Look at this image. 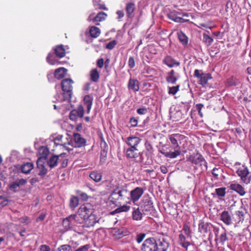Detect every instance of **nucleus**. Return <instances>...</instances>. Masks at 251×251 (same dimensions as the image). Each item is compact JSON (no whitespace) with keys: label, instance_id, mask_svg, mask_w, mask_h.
Here are the masks:
<instances>
[{"label":"nucleus","instance_id":"obj_1","mask_svg":"<svg viewBox=\"0 0 251 251\" xmlns=\"http://www.w3.org/2000/svg\"><path fill=\"white\" fill-rule=\"evenodd\" d=\"M187 137L182 134L179 133L172 134L169 136V139L171 145V148L174 150L173 151H166L165 150L162 149L159 150V151L163 154L166 157L173 159L179 156L181 153L179 144L181 141H186Z\"/></svg>","mask_w":251,"mask_h":251},{"label":"nucleus","instance_id":"obj_2","mask_svg":"<svg viewBox=\"0 0 251 251\" xmlns=\"http://www.w3.org/2000/svg\"><path fill=\"white\" fill-rule=\"evenodd\" d=\"M129 191L126 186L117 187L111 192L109 198V202L118 206L121 205L122 201L126 199L129 200Z\"/></svg>","mask_w":251,"mask_h":251},{"label":"nucleus","instance_id":"obj_3","mask_svg":"<svg viewBox=\"0 0 251 251\" xmlns=\"http://www.w3.org/2000/svg\"><path fill=\"white\" fill-rule=\"evenodd\" d=\"M74 83V81L69 78H64L61 81V86L64 101L71 100L73 95Z\"/></svg>","mask_w":251,"mask_h":251},{"label":"nucleus","instance_id":"obj_4","mask_svg":"<svg viewBox=\"0 0 251 251\" xmlns=\"http://www.w3.org/2000/svg\"><path fill=\"white\" fill-rule=\"evenodd\" d=\"M194 76L198 79L199 84L204 86L208 83V81L212 78L210 73H204L202 70L196 69L194 71Z\"/></svg>","mask_w":251,"mask_h":251},{"label":"nucleus","instance_id":"obj_5","mask_svg":"<svg viewBox=\"0 0 251 251\" xmlns=\"http://www.w3.org/2000/svg\"><path fill=\"white\" fill-rule=\"evenodd\" d=\"M187 160L196 165H200L201 167L203 166L206 169H207V163L199 153H193L189 158H187ZM201 169H202V167H201Z\"/></svg>","mask_w":251,"mask_h":251},{"label":"nucleus","instance_id":"obj_6","mask_svg":"<svg viewBox=\"0 0 251 251\" xmlns=\"http://www.w3.org/2000/svg\"><path fill=\"white\" fill-rule=\"evenodd\" d=\"M142 251H157L155 238L150 237L146 239L141 246Z\"/></svg>","mask_w":251,"mask_h":251},{"label":"nucleus","instance_id":"obj_7","mask_svg":"<svg viewBox=\"0 0 251 251\" xmlns=\"http://www.w3.org/2000/svg\"><path fill=\"white\" fill-rule=\"evenodd\" d=\"M144 192V189L140 187H137L129 192V200L133 203H135L142 197Z\"/></svg>","mask_w":251,"mask_h":251},{"label":"nucleus","instance_id":"obj_8","mask_svg":"<svg viewBox=\"0 0 251 251\" xmlns=\"http://www.w3.org/2000/svg\"><path fill=\"white\" fill-rule=\"evenodd\" d=\"M237 174L240 177L242 181L246 184L250 182V176H249L250 172L248 168L243 165L240 167L237 171Z\"/></svg>","mask_w":251,"mask_h":251},{"label":"nucleus","instance_id":"obj_9","mask_svg":"<svg viewBox=\"0 0 251 251\" xmlns=\"http://www.w3.org/2000/svg\"><path fill=\"white\" fill-rule=\"evenodd\" d=\"M77 214V215H76L78 217L76 219L77 221H79V218H81L82 221H83L87 218V216L88 217L92 214V211L89 205H83L78 208Z\"/></svg>","mask_w":251,"mask_h":251},{"label":"nucleus","instance_id":"obj_10","mask_svg":"<svg viewBox=\"0 0 251 251\" xmlns=\"http://www.w3.org/2000/svg\"><path fill=\"white\" fill-rule=\"evenodd\" d=\"M178 15H182L184 17H188L189 14L187 13H181L174 10L170 12L167 14V17L170 20L177 23H183L184 22L188 21V20H185L181 17L177 16Z\"/></svg>","mask_w":251,"mask_h":251},{"label":"nucleus","instance_id":"obj_11","mask_svg":"<svg viewBox=\"0 0 251 251\" xmlns=\"http://www.w3.org/2000/svg\"><path fill=\"white\" fill-rule=\"evenodd\" d=\"M157 251H167L170 244L167 239L163 235L155 239Z\"/></svg>","mask_w":251,"mask_h":251},{"label":"nucleus","instance_id":"obj_12","mask_svg":"<svg viewBox=\"0 0 251 251\" xmlns=\"http://www.w3.org/2000/svg\"><path fill=\"white\" fill-rule=\"evenodd\" d=\"M84 110L81 105H79L76 109L72 110L69 114L70 119L72 121H76L78 117L82 118L84 115Z\"/></svg>","mask_w":251,"mask_h":251},{"label":"nucleus","instance_id":"obj_13","mask_svg":"<svg viewBox=\"0 0 251 251\" xmlns=\"http://www.w3.org/2000/svg\"><path fill=\"white\" fill-rule=\"evenodd\" d=\"M73 146L75 148H81L84 147L86 144V140L81 137V135L77 133L73 134Z\"/></svg>","mask_w":251,"mask_h":251},{"label":"nucleus","instance_id":"obj_14","mask_svg":"<svg viewBox=\"0 0 251 251\" xmlns=\"http://www.w3.org/2000/svg\"><path fill=\"white\" fill-rule=\"evenodd\" d=\"M179 77V74L174 70H171L167 73L166 80L169 83L175 84Z\"/></svg>","mask_w":251,"mask_h":251},{"label":"nucleus","instance_id":"obj_15","mask_svg":"<svg viewBox=\"0 0 251 251\" xmlns=\"http://www.w3.org/2000/svg\"><path fill=\"white\" fill-rule=\"evenodd\" d=\"M162 63L169 68H173L175 66H179L180 64V62L175 59L172 56L169 55L164 57L162 60Z\"/></svg>","mask_w":251,"mask_h":251},{"label":"nucleus","instance_id":"obj_16","mask_svg":"<svg viewBox=\"0 0 251 251\" xmlns=\"http://www.w3.org/2000/svg\"><path fill=\"white\" fill-rule=\"evenodd\" d=\"M98 222V220L96 215L91 214L89 216H87V218L82 221V222H79V223H82L83 224V226L86 227H90L93 226Z\"/></svg>","mask_w":251,"mask_h":251},{"label":"nucleus","instance_id":"obj_17","mask_svg":"<svg viewBox=\"0 0 251 251\" xmlns=\"http://www.w3.org/2000/svg\"><path fill=\"white\" fill-rule=\"evenodd\" d=\"M141 142V139L136 136H129L126 138L125 142L126 144L133 149L137 148V146Z\"/></svg>","mask_w":251,"mask_h":251},{"label":"nucleus","instance_id":"obj_18","mask_svg":"<svg viewBox=\"0 0 251 251\" xmlns=\"http://www.w3.org/2000/svg\"><path fill=\"white\" fill-rule=\"evenodd\" d=\"M78 218L76 215H71L68 217L64 219L62 222V225L66 230L70 229L72 226V221L75 220L77 221Z\"/></svg>","mask_w":251,"mask_h":251},{"label":"nucleus","instance_id":"obj_19","mask_svg":"<svg viewBox=\"0 0 251 251\" xmlns=\"http://www.w3.org/2000/svg\"><path fill=\"white\" fill-rule=\"evenodd\" d=\"M220 219L226 225H230L232 223V215L228 211L225 210L221 214Z\"/></svg>","mask_w":251,"mask_h":251},{"label":"nucleus","instance_id":"obj_20","mask_svg":"<svg viewBox=\"0 0 251 251\" xmlns=\"http://www.w3.org/2000/svg\"><path fill=\"white\" fill-rule=\"evenodd\" d=\"M139 84L140 83L138 80L130 78L128 82L127 88L129 90L137 92L139 90Z\"/></svg>","mask_w":251,"mask_h":251},{"label":"nucleus","instance_id":"obj_21","mask_svg":"<svg viewBox=\"0 0 251 251\" xmlns=\"http://www.w3.org/2000/svg\"><path fill=\"white\" fill-rule=\"evenodd\" d=\"M244 219V214L243 211L238 210L232 214V222H235V226H238L240 222H242Z\"/></svg>","mask_w":251,"mask_h":251},{"label":"nucleus","instance_id":"obj_22","mask_svg":"<svg viewBox=\"0 0 251 251\" xmlns=\"http://www.w3.org/2000/svg\"><path fill=\"white\" fill-rule=\"evenodd\" d=\"M140 152L137 148H128L126 151V156L127 158L135 159L139 156Z\"/></svg>","mask_w":251,"mask_h":251},{"label":"nucleus","instance_id":"obj_23","mask_svg":"<svg viewBox=\"0 0 251 251\" xmlns=\"http://www.w3.org/2000/svg\"><path fill=\"white\" fill-rule=\"evenodd\" d=\"M125 10L126 16L129 19H132L134 17V12L135 10V5L133 2L126 3Z\"/></svg>","mask_w":251,"mask_h":251},{"label":"nucleus","instance_id":"obj_24","mask_svg":"<svg viewBox=\"0 0 251 251\" xmlns=\"http://www.w3.org/2000/svg\"><path fill=\"white\" fill-rule=\"evenodd\" d=\"M187 236L183 234L180 233L178 235L179 244L186 250H188V247L191 245L190 242L188 240Z\"/></svg>","mask_w":251,"mask_h":251},{"label":"nucleus","instance_id":"obj_25","mask_svg":"<svg viewBox=\"0 0 251 251\" xmlns=\"http://www.w3.org/2000/svg\"><path fill=\"white\" fill-rule=\"evenodd\" d=\"M93 101V97L91 95H86L83 98L84 104L86 106L87 113L89 114Z\"/></svg>","mask_w":251,"mask_h":251},{"label":"nucleus","instance_id":"obj_26","mask_svg":"<svg viewBox=\"0 0 251 251\" xmlns=\"http://www.w3.org/2000/svg\"><path fill=\"white\" fill-rule=\"evenodd\" d=\"M67 69L64 67H60L56 69L54 71V77L55 78L59 80L64 78L67 73Z\"/></svg>","mask_w":251,"mask_h":251},{"label":"nucleus","instance_id":"obj_27","mask_svg":"<svg viewBox=\"0 0 251 251\" xmlns=\"http://www.w3.org/2000/svg\"><path fill=\"white\" fill-rule=\"evenodd\" d=\"M113 236L116 239L122 238L126 235V229L122 227L121 228H114L112 231Z\"/></svg>","mask_w":251,"mask_h":251},{"label":"nucleus","instance_id":"obj_28","mask_svg":"<svg viewBox=\"0 0 251 251\" xmlns=\"http://www.w3.org/2000/svg\"><path fill=\"white\" fill-rule=\"evenodd\" d=\"M229 188L231 190L238 193L240 196H244L246 194L245 189L239 184H231L230 185Z\"/></svg>","mask_w":251,"mask_h":251},{"label":"nucleus","instance_id":"obj_29","mask_svg":"<svg viewBox=\"0 0 251 251\" xmlns=\"http://www.w3.org/2000/svg\"><path fill=\"white\" fill-rule=\"evenodd\" d=\"M102 176V173L97 170L91 172L89 174L90 178L96 182H100L101 180Z\"/></svg>","mask_w":251,"mask_h":251},{"label":"nucleus","instance_id":"obj_30","mask_svg":"<svg viewBox=\"0 0 251 251\" xmlns=\"http://www.w3.org/2000/svg\"><path fill=\"white\" fill-rule=\"evenodd\" d=\"M54 53L59 58H62L66 54L65 49L62 45L56 46L54 49Z\"/></svg>","mask_w":251,"mask_h":251},{"label":"nucleus","instance_id":"obj_31","mask_svg":"<svg viewBox=\"0 0 251 251\" xmlns=\"http://www.w3.org/2000/svg\"><path fill=\"white\" fill-rule=\"evenodd\" d=\"M59 155H54L47 161V164L50 168H53L57 165L59 162Z\"/></svg>","mask_w":251,"mask_h":251},{"label":"nucleus","instance_id":"obj_32","mask_svg":"<svg viewBox=\"0 0 251 251\" xmlns=\"http://www.w3.org/2000/svg\"><path fill=\"white\" fill-rule=\"evenodd\" d=\"M209 225L207 223L202 221H200L199 224V231L202 234L207 233L209 231Z\"/></svg>","mask_w":251,"mask_h":251},{"label":"nucleus","instance_id":"obj_33","mask_svg":"<svg viewBox=\"0 0 251 251\" xmlns=\"http://www.w3.org/2000/svg\"><path fill=\"white\" fill-rule=\"evenodd\" d=\"M63 138V136L61 135H59L56 136L54 139V145L57 147L59 146L62 147L63 149H64L68 151H69L71 150V149H69L68 147H67L66 144H62L61 141Z\"/></svg>","mask_w":251,"mask_h":251},{"label":"nucleus","instance_id":"obj_34","mask_svg":"<svg viewBox=\"0 0 251 251\" xmlns=\"http://www.w3.org/2000/svg\"><path fill=\"white\" fill-rule=\"evenodd\" d=\"M33 168V164L30 162H26L25 163L23 164L21 167V170L22 173L27 174L30 173V172Z\"/></svg>","mask_w":251,"mask_h":251},{"label":"nucleus","instance_id":"obj_35","mask_svg":"<svg viewBox=\"0 0 251 251\" xmlns=\"http://www.w3.org/2000/svg\"><path fill=\"white\" fill-rule=\"evenodd\" d=\"M142 213L140 211L139 207L133 208V211L132 213V218L134 220L140 221L142 219Z\"/></svg>","mask_w":251,"mask_h":251},{"label":"nucleus","instance_id":"obj_36","mask_svg":"<svg viewBox=\"0 0 251 251\" xmlns=\"http://www.w3.org/2000/svg\"><path fill=\"white\" fill-rule=\"evenodd\" d=\"M100 30L99 28L92 26L90 27L89 33L91 37L96 38L98 37L100 34Z\"/></svg>","mask_w":251,"mask_h":251},{"label":"nucleus","instance_id":"obj_37","mask_svg":"<svg viewBox=\"0 0 251 251\" xmlns=\"http://www.w3.org/2000/svg\"><path fill=\"white\" fill-rule=\"evenodd\" d=\"M59 162L61 163V167L66 168L68 165V158L65 153H62L59 154Z\"/></svg>","mask_w":251,"mask_h":251},{"label":"nucleus","instance_id":"obj_38","mask_svg":"<svg viewBox=\"0 0 251 251\" xmlns=\"http://www.w3.org/2000/svg\"><path fill=\"white\" fill-rule=\"evenodd\" d=\"M130 209V206L126 205H123L116 208L114 211L111 212V214L114 215L123 212H127Z\"/></svg>","mask_w":251,"mask_h":251},{"label":"nucleus","instance_id":"obj_39","mask_svg":"<svg viewBox=\"0 0 251 251\" xmlns=\"http://www.w3.org/2000/svg\"><path fill=\"white\" fill-rule=\"evenodd\" d=\"M90 78L91 80L94 82L98 81L100 78V74L97 69H93L91 71Z\"/></svg>","mask_w":251,"mask_h":251},{"label":"nucleus","instance_id":"obj_40","mask_svg":"<svg viewBox=\"0 0 251 251\" xmlns=\"http://www.w3.org/2000/svg\"><path fill=\"white\" fill-rule=\"evenodd\" d=\"M152 203L148 201L147 203L141 206L142 211L144 214H147L149 212L151 211L152 208Z\"/></svg>","mask_w":251,"mask_h":251},{"label":"nucleus","instance_id":"obj_41","mask_svg":"<svg viewBox=\"0 0 251 251\" xmlns=\"http://www.w3.org/2000/svg\"><path fill=\"white\" fill-rule=\"evenodd\" d=\"M38 152L40 157L47 159L49 153V150L47 147L42 146L39 148Z\"/></svg>","mask_w":251,"mask_h":251},{"label":"nucleus","instance_id":"obj_42","mask_svg":"<svg viewBox=\"0 0 251 251\" xmlns=\"http://www.w3.org/2000/svg\"><path fill=\"white\" fill-rule=\"evenodd\" d=\"M79 200L77 197L72 196L70 200V207L74 209L78 205Z\"/></svg>","mask_w":251,"mask_h":251},{"label":"nucleus","instance_id":"obj_43","mask_svg":"<svg viewBox=\"0 0 251 251\" xmlns=\"http://www.w3.org/2000/svg\"><path fill=\"white\" fill-rule=\"evenodd\" d=\"M107 16V14L103 12H99L93 19V21L98 22H101L105 20Z\"/></svg>","mask_w":251,"mask_h":251},{"label":"nucleus","instance_id":"obj_44","mask_svg":"<svg viewBox=\"0 0 251 251\" xmlns=\"http://www.w3.org/2000/svg\"><path fill=\"white\" fill-rule=\"evenodd\" d=\"M202 41L207 46H210L213 42V39L206 33H203Z\"/></svg>","mask_w":251,"mask_h":251},{"label":"nucleus","instance_id":"obj_45","mask_svg":"<svg viewBox=\"0 0 251 251\" xmlns=\"http://www.w3.org/2000/svg\"><path fill=\"white\" fill-rule=\"evenodd\" d=\"M178 37L179 41L184 45H186L188 44V37L185 35V34L180 31L178 33Z\"/></svg>","mask_w":251,"mask_h":251},{"label":"nucleus","instance_id":"obj_46","mask_svg":"<svg viewBox=\"0 0 251 251\" xmlns=\"http://www.w3.org/2000/svg\"><path fill=\"white\" fill-rule=\"evenodd\" d=\"M182 231L184 232L185 234L187 236V238L191 239L192 238V231L190 229L189 226L185 224L183 226Z\"/></svg>","mask_w":251,"mask_h":251},{"label":"nucleus","instance_id":"obj_47","mask_svg":"<svg viewBox=\"0 0 251 251\" xmlns=\"http://www.w3.org/2000/svg\"><path fill=\"white\" fill-rule=\"evenodd\" d=\"M180 85H177L175 86L168 87V93L170 95H175L179 90Z\"/></svg>","mask_w":251,"mask_h":251},{"label":"nucleus","instance_id":"obj_48","mask_svg":"<svg viewBox=\"0 0 251 251\" xmlns=\"http://www.w3.org/2000/svg\"><path fill=\"white\" fill-rule=\"evenodd\" d=\"M226 188L225 187L216 188L215 189V193L218 196L223 197L226 195Z\"/></svg>","mask_w":251,"mask_h":251},{"label":"nucleus","instance_id":"obj_49","mask_svg":"<svg viewBox=\"0 0 251 251\" xmlns=\"http://www.w3.org/2000/svg\"><path fill=\"white\" fill-rule=\"evenodd\" d=\"M56 251H72V250L70 245H63L58 248Z\"/></svg>","mask_w":251,"mask_h":251},{"label":"nucleus","instance_id":"obj_50","mask_svg":"<svg viewBox=\"0 0 251 251\" xmlns=\"http://www.w3.org/2000/svg\"><path fill=\"white\" fill-rule=\"evenodd\" d=\"M38 169L39 170V172L38 173V175L42 177H44L47 174L48 170L45 167V166H42V167H37Z\"/></svg>","mask_w":251,"mask_h":251},{"label":"nucleus","instance_id":"obj_51","mask_svg":"<svg viewBox=\"0 0 251 251\" xmlns=\"http://www.w3.org/2000/svg\"><path fill=\"white\" fill-rule=\"evenodd\" d=\"M222 169L220 168H214L212 170V175L216 179L218 178L219 175L221 174Z\"/></svg>","mask_w":251,"mask_h":251},{"label":"nucleus","instance_id":"obj_52","mask_svg":"<svg viewBox=\"0 0 251 251\" xmlns=\"http://www.w3.org/2000/svg\"><path fill=\"white\" fill-rule=\"evenodd\" d=\"M76 193L79 196L81 200L86 201L88 199V196L86 193L82 192L80 191H77Z\"/></svg>","mask_w":251,"mask_h":251},{"label":"nucleus","instance_id":"obj_53","mask_svg":"<svg viewBox=\"0 0 251 251\" xmlns=\"http://www.w3.org/2000/svg\"><path fill=\"white\" fill-rule=\"evenodd\" d=\"M128 65L130 69H132L135 66V61L133 56L129 57L128 61Z\"/></svg>","mask_w":251,"mask_h":251},{"label":"nucleus","instance_id":"obj_54","mask_svg":"<svg viewBox=\"0 0 251 251\" xmlns=\"http://www.w3.org/2000/svg\"><path fill=\"white\" fill-rule=\"evenodd\" d=\"M145 146L146 150L150 153H152L153 152V147L152 145L148 141H146L145 143Z\"/></svg>","mask_w":251,"mask_h":251},{"label":"nucleus","instance_id":"obj_55","mask_svg":"<svg viewBox=\"0 0 251 251\" xmlns=\"http://www.w3.org/2000/svg\"><path fill=\"white\" fill-rule=\"evenodd\" d=\"M220 241L222 243V245H224L225 242L228 240V238L227 237V235L226 232L221 234L219 237Z\"/></svg>","mask_w":251,"mask_h":251},{"label":"nucleus","instance_id":"obj_56","mask_svg":"<svg viewBox=\"0 0 251 251\" xmlns=\"http://www.w3.org/2000/svg\"><path fill=\"white\" fill-rule=\"evenodd\" d=\"M47 159L44 158L43 157H39L36 162L37 167H42V166H44V164L45 163V161Z\"/></svg>","mask_w":251,"mask_h":251},{"label":"nucleus","instance_id":"obj_57","mask_svg":"<svg viewBox=\"0 0 251 251\" xmlns=\"http://www.w3.org/2000/svg\"><path fill=\"white\" fill-rule=\"evenodd\" d=\"M53 55L51 53H49L47 57V61L50 64L53 65L55 64L56 60L52 59Z\"/></svg>","mask_w":251,"mask_h":251},{"label":"nucleus","instance_id":"obj_58","mask_svg":"<svg viewBox=\"0 0 251 251\" xmlns=\"http://www.w3.org/2000/svg\"><path fill=\"white\" fill-rule=\"evenodd\" d=\"M235 82L234 78L232 76L229 77L226 80V85L227 86H231L235 85Z\"/></svg>","mask_w":251,"mask_h":251},{"label":"nucleus","instance_id":"obj_59","mask_svg":"<svg viewBox=\"0 0 251 251\" xmlns=\"http://www.w3.org/2000/svg\"><path fill=\"white\" fill-rule=\"evenodd\" d=\"M116 44H117L116 41V40H112V41L108 42L106 44V48L107 49L112 50V49H113L115 47V46L116 45Z\"/></svg>","mask_w":251,"mask_h":251},{"label":"nucleus","instance_id":"obj_60","mask_svg":"<svg viewBox=\"0 0 251 251\" xmlns=\"http://www.w3.org/2000/svg\"><path fill=\"white\" fill-rule=\"evenodd\" d=\"M146 236L145 233H140L137 235L136 241L138 243H141Z\"/></svg>","mask_w":251,"mask_h":251},{"label":"nucleus","instance_id":"obj_61","mask_svg":"<svg viewBox=\"0 0 251 251\" xmlns=\"http://www.w3.org/2000/svg\"><path fill=\"white\" fill-rule=\"evenodd\" d=\"M19 187V186L16 181L13 182L9 185V188L10 190L13 191L15 192L16 191V189Z\"/></svg>","mask_w":251,"mask_h":251},{"label":"nucleus","instance_id":"obj_62","mask_svg":"<svg viewBox=\"0 0 251 251\" xmlns=\"http://www.w3.org/2000/svg\"><path fill=\"white\" fill-rule=\"evenodd\" d=\"M147 112L148 109L145 107L140 108L137 110V113L139 115H144Z\"/></svg>","mask_w":251,"mask_h":251},{"label":"nucleus","instance_id":"obj_63","mask_svg":"<svg viewBox=\"0 0 251 251\" xmlns=\"http://www.w3.org/2000/svg\"><path fill=\"white\" fill-rule=\"evenodd\" d=\"M90 247L89 245H85L84 246H81L78 249H77L75 251H87Z\"/></svg>","mask_w":251,"mask_h":251},{"label":"nucleus","instance_id":"obj_64","mask_svg":"<svg viewBox=\"0 0 251 251\" xmlns=\"http://www.w3.org/2000/svg\"><path fill=\"white\" fill-rule=\"evenodd\" d=\"M40 251H50V247L47 245H42L40 247Z\"/></svg>","mask_w":251,"mask_h":251}]
</instances>
